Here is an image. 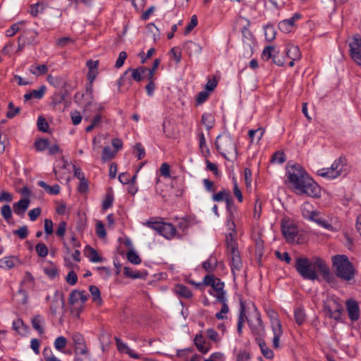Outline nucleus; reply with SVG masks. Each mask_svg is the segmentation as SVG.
Instances as JSON below:
<instances>
[{"label":"nucleus","mask_w":361,"mask_h":361,"mask_svg":"<svg viewBox=\"0 0 361 361\" xmlns=\"http://www.w3.org/2000/svg\"><path fill=\"white\" fill-rule=\"evenodd\" d=\"M288 182L300 195L319 197L320 188L299 164L290 166L286 172Z\"/></svg>","instance_id":"nucleus-1"},{"label":"nucleus","mask_w":361,"mask_h":361,"mask_svg":"<svg viewBox=\"0 0 361 361\" xmlns=\"http://www.w3.org/2000/svg\"><path fill=\"white\" fill-rule=\"evenodd\" d=\"M295 268L298 273L305 280H318L317 271L322 274L326 281L332 277L330 269L324 260L318 257H298L295 260Z\"/></svg>","instance_id":"nucleus-2"},{"label":"nucleus","mask_w":361,"mask_h":361,"mask_svg":"<svg viewBox=\"0 0 361 361\" xmlns=\"http://www.w3.org/2000/svg\"><path fill=\"white\" fill-rule=\"evenodd\" d=\"M332 266L336 275L344 281H350L354 278L355 269L353 264L345 255H337L332 257Z\"/></svg>","instance_id":"nucleus-3"},{"label":"nucleus","mask_w":361,"mask_h":361,"mask_svg":"<svg viewBox=\"0 0 361 361\" xmlns=\"http://www.w3.org/2000/svg\"><path fill=\"white\" fill-rule=\"evenodd\" d=\"M215 146L220 154L226 159H229L228 156L236 158V145L229 133L223 132L219 135L215 140Z\"/></svg>","instance_id":"nucleus-4"},{"label":"nucleus","mask_w":361,"mask_h":361,"mask_svg":"<svg viewBox=\"0 0 361 361\" xmlns=\"http://www.w3.org/2000/svg\"><path fill=\"white\" fill-rule=\"evenodd\" d=\"M348 172L346 159L341 157L333 162L331 167L318 170L317 175L325 178L334 179L341 176H346Z\"/></svg>","instance_id":"nucleus-5"},{"label":"nucleus","mask_w":361,"mask_h":361,"mask_svg":"<svg viewBox=\"0 0 361 361\" xmlns=\"http://www.w3.org/2000/svg\"><path fill=\"white\" fill-rule=\"evenodd\" d=\"M202 283L204 286H211L212 290L209 293L216 298V302H224L226 298V293L224 290V283L213 274H207L203 278Z\"/></svg>","instance_id":"nucleus-6"},{"label":"nucleus","mask_w":361,"mask_h":361,"mask_svg":"<svg viewBox=\"0 0 361 361\" xmlns=\"http://www.w3.org/2000/svg\"><path fill=\"white\" fill-rule=\"evenodd\" d=\"M144 225L152 228V230L156 231L157 233L164 236L168 240L173 238L176 235V227L170 223H165L149 219L144 223Z\"/></svg>","instance_id":"nucleus-7"},{"label":"nucleus","mask_w":361,"mask_h":361,"mask_svg":"<svg viewBox=\"0 0 361 361\" xmlns=\"http://www.w3.org/2000/svg\"><path fill=\"white\" fill-rule=\"evenodd\" d=\"M87 298L88 295L85 290H72L69 295V303L72 306L71 312L79 316Z\"/></svg>","instance_id":"nucleus-8"},{"label":"nucleus","mask_w":361,"mask_h":361,"mask_svg":"<svg viewBox=\"0 0 361 361\" xmlns=\"http://www.w3.org/2000/svg\"><path fill=\"white\" fill-rule=\"evenodd\" d=\"M268 314L270 318L271 328L274 334L273 347L277 349L280 348V338L283 334L282 324L275 311L271 310Z\"/></svg>","instance_id":"nucleus-9"},{"label":"nucleus","mask_w":361,"mask_h":361,"mask_svg":"<svg viewBox=\"0 0 361 361\" xmlns=\"http://www.w3.org/2000/svg\"><path fill=\"white\" fill-rule=\"evenodd\" d=\"M227 250L231 257V271L233 274L235 275V271L241 269L243 263L236 243L231 238L230 240L227 239Z\"/></svg>","instance_id":"nucleus-10"},{"label":"nucleus","mask_w":361,"mask_h":361,"mask_svg":"<svg viewBox=\"0 0 361 361\" xmlns=\"http://www.w3.org/2000/svg\"><path fill=\"white\" fill-rule=\"evenodd\" d=\"M281 233L288 243H293L298 234V226L288 219H282L281 224Z\"/></svg>","instance_id":"nucleus-11"},{"label":"nucleus","mask_w":361,"mask_h":361,"mask_svg":"<svg viewBox=\"0 0 361 361\" xmlns=\"http://www.w3.org/2000/svg\"><path fill=\"white\" fill-rule=\"evenodd\" d=\"M249 327L254 336L257 338H262L265 334V327L261 317V314L258 311L247 319Z\"/></svg>","instance_id":"nucleus-12"},{"label":"nucleus","mask_w":361,"mask_h":361,"mask_svg":"<svg viewBox=\"0 0 361 361\" xmlns=\"http://www.w3.org/2000/svg\"><path fill=\"white\" fill-rule=\"evenodd\" d=\"M349 52L351 59L358 66H361V37L354 35L349 42Z\"/></svg>","instance_id":"nucleus-13"},{"label":"nucleus","mask_w":361,"mask_h":361,"mask_svg":"<svg viewBox=\"0 0 361 361\" xmlns=\"http://www.w3.org/2000/svg\"><path fill=\"white\" fill-rule=\"evenodd\" d=\"M243 42L245 58H250L253 54V47L255 45V38L252 32L246 27L242 28Z\"/></svg>","instance_id":"nucleus-14"},{"label":"nucleus","mask_w":361,"mask_h":361,"mask_svg":"<svg viewBox=\"0 0 361 361\" xmlns=\"http://www.w3.org/2000/svg\"><path fill=\"white\" fill-rule=\"evenodd\" d=\"M147 70H148V68L144 66H140L137 68H128L123 73V76L118 80V87H120L125 84V78L128 71H131V77L135 81L140 82L143 78L142 75L147 73Z\"/></svg>","instance_id":"nucleus-15"},{"label":"nucleus","mask_w":361,"mask_h":361,"mask_svg":"<svg viewBox=\"0 0 361 361\" xmlns=\"http://www.w3.org/2000/svg\"><path fill=\"white\" fill-rule=\"evenodd\" d=\"M300 18V13H294L291 18L280 21L278 25L279 29L284 33H290L295 27V22Z\"/></svg>","instance_id":"nucleus-16"},{"label":"nucleus","mask_w":361,"mask_h":361,"mask_svg":"<svg viewBox=\"0 0 361 361\" xmlns=\"http://www.w3.org/2000/svg\"><path fill=\"white\" fill-rule=\"evenodd\" d=\"M38 32L32 29H27L18 37L19 46H25L35 42Z\"/></svg>","instance_id":"nucleus-17"},{"label":"nucleus","mask_w":361,"mask_h":361,"mask_svg":"<svg viewBox=\"0 0 361 361\" xmlns=\"http://www.w3.org/2000/svg\"><path fill=\"white\" fill-rule=\"evenodd\" d=\"M324 309L330 318L337 321L341 319L342 305L339 302L333 300L331 304L326 305Z\"/></svg>","instance_id":"nucleus-18"},{"label":"nucleus","mask_w":361,"mask_h":361,"mask_svg":"<svg viewBox=\"0 0 361 361\" xmlns=\"http://www.w3.org/2000/svg\"><path fill=\"white\" fill-rule=\"evenodd\" d=\"M346 309L348 317L353 322H355L360 318V308L358 303L353 299H349L346 301Z\"/></svg>","instance_id":"nucleus-19"},{"label":"nucleus","mask_w":361,"mask_h":361,"mask_svg":"<svg viewBox=\"0 0 361 361\" xmlns=\"http://www.w3.org/2000/svg\"><path fill=\"white\" fill-rule=\"evenodd\" d=\"M30 200L29 198H23L13 204V212L20 217H23L29 207Z\"/></svg>","instance_id":"nucleus-20"},{"label":"nucleus","mask_w":361,"mask_h":361,"mask_svg":"<svg viewBox=\"0 0 361 361\" xmlns=\"http://www.w3.org/2000/svg\"><path fill=\"white\" fill-rule=\"evenodd\" d=\"M183 49L190 56L193 55H198L202 52V50L201 45L192 41L185 42L183 45Z\"/></svg>","instance_id":"nucleus-21"},{"label":"nucleus","mask_w":361,"mask_h":361,"mask_svg":"<svg viewBox=\"0 0 361 361\" xmlns=\"http://www.w3.org/2000/svg\"><path fill=\"white\" fill-rule=\"evenodd\" d=\"M115 341H116L117 349L120 353H125L129 355L130 357L135 358V359L139 358L138 355L137 353H135L133 350H131L128 346L127 344L124 343L121 341V338H119L118 337H115Z\"/></svg>","instance_id":"nucleus-22"},{"label":"nucleus","mask_w":361,"mask_h":361,"mask_svg":"<svg viewBox=\"0 0 361 361\" xmlns=\"http://www.w3.org/2000/svg\"><path fill=\"white\" fill-rule=\"evenodd\" d=\"M194 344L198 351L202 354H206L210 349L209 345H205V339L202 333L195 336L194 338Z\"/></svg>","instance_id":"nucleus-23"},{"label":"nucleus","mask_w":361,"mask_h":361,"mask_svg":"<svg viewBox=\"0 0 361 361\" xmlns=\"http://www.w3.org/2000/svg\"><path fill=\"white\" fill-rule=\"evenodd\" d=\"M256 341L260 348L261 353L267 359H273L274 357V353L273 350L269 348L265 343L264 340L262 338H256Z\"/></svg>","instance_id":"nucleus-24"},{"label":"nucleus","mask_w":361,"mask_h":361,"mask_svg":"<svg viewBox=\"0 0 361 361\" xmlns=\"http://www.w3.org/2000/svg\"><path fill=\"white\" fill-rule=\"evenodd\" d=\"M32 328L38 331L39 334H44V326L45 324V320L43 316L40 314L35 315L31 319Z\"/></svg>","instance_id":"nucleus-25"},{"label":"nucleus","mask_w":361,"mask_h":361,"mask_svg":"<svg viewBox=\"0 0 361 361\" xmlns=\"http://www.w3.org/2000/svg\"><path fill=\"white\" fill-rule=\"evenodd\" d=\"M174 291L177 295L184 298H191L192 293L188 287L182 284H178L174 288Z\"/></svg>","instance_id":"nucleus-26"},{"label":"nucleus","mask_w":361,"mask_h":361,"mask_svg":"<svg viewBox=\"0 0 361 361\" xmlns=\"http://www.w3.org/2000/svg\"><path fill=\"white\" fill-rule=\"evenodd\" d=\"M286 55L293 60H299L301 58V52L298 46L290 44L286 48Z\"/></svg>","instance_id":"nucleus-27"},{"label":"nucleus","mask_w":361,"mask_h":361,"mask_svg":"<svg viewBox=\"0 0 361 361\" xmlns=\"http://www.w3.org/2000/svg\"><path fill=\"white\" fill-rule=\"evenodd\" d=\"M18 258L14 256L5 257L0 259V267L4 269H11L16 266Z\"/></svg>","instance_id":"nucleus-28"},{"label":"nucleus","mask_w":361,"mask_h":361,"mask_svg":"<svg viewBox=\"0 0 361 361\" xmlns=\"http://www.w3.org/2000/svg\"><path fill=\"white\" fill-rule=\"evenodd\" d=\"M38 185L44 188V190L49 195H58L61 191V187L58 184L50 186L47 185L44 181L40 180L38 182Z\"/></svg>","instance_id":"nucleus-29"},{"label":"nucleus","mask_w":361,"mask_h":361,"mask_svg":"<svg viewBox=\"0 0 361 361\" xmlns=\"http://www.w3.org/2000/svg\"><path fill=\"white\" fill-rule=\"evenodd\" d=\"M217 267V260L216 258L210 257L202 263L203 269L209 274L213 273Z\"/></svg>","instance_id":"nucleus-30"},{"label":"nucleus","mask_w":361,"mask_h":361,"mask_svg":"<svg viewBox=\"0 0 361 361\" xmlns=\"http://www.w3.org/2000/svg\"><path fill=\"white\" fill-rule=\"evenodd\" d=\"M89 290L92 297V300L99 305H102L103 300L101 298V292L99 288L94 285L89 286Z\"/></svg>","instance_id":"nucleus-31"},{"label":"nucleus","mask_w":361,"mask_h":361,"mask_svg":"<svg viewBox=\"0 0 361 361\" xmlns=\"http://www.w3.org/2000/svg\"><path fill=\"white\" fill-rule=\"evenodd\" d=\"M201 121L203 125L205 126L207 130H210L213 128L214 123H215V118L214 116L209 113H204L202 115Z\"/></svg>","instance_id":"nucleus-32"},{"label":"nucleus","mask_w":361,"mask_h":361,"mask_svg":"<svg viewBox=\"0 0 361 361\" xmlns=\"http://www.w3.org/2000/svg\"><path fill=\"white\" fill-rule=\"evenodd\" d=\"M30 72L36 75L39 76L46 74L48 72V67L45 64L32 65L29 68Z\"/></svg>","instance_id":"nucleus-33"},{"label":"nucleus","mask_w":361,"mask_h":361,"mask_svg":"<svg viewBox=\"0 0 361 361\" xmlns=\"http://www.w3.org/2000/svg\"><path fill=\"white\" fill-rule=\"evenodd\" d=\"M35 286V278L32 275L27 271L25 274L23 281H21V286L25 287L26 289H33Z\"/></svg>","instance_id":"nucleus-34"},{"label":"nucleus","mask_w":361,"mask_h":361,"mask_svg":"<svg viewBox=\"0 0 361 361\" xmlns=\"http://www.w3.org/2000/svg\"><path fill=\"white\" fill-rule=\"evenodd\" d=\"M86 250H88L89 252L87 254V257L89 258L90 261L92 262H94V263H98V262H102L103 261V258L102 257H101L97 251L90 247V246H86Z\"/></svg>","instance_id":"nucleus-35"},{"label":"nucleus","mask_w":361,"mask_h":361,"mask_svg":"<svg viewBox=\"0 0 361 361\" xmlns=\"http://www.w3.org/2000/svg\"><path fill=\"white\" fill-rule=\"evenodd\" d=\"M311 216H312L310 217L308 220L314 221L318 225L324 228H327L329 226L327 221L321 216L320 214L318 212L314 210L312 213V215Z\"/></svg>","instance_id":"nucleus-36"},{"label":"nucleus","mask_w":361,"mask_h":361,"mask_svg":"<svg viewBox=\"0 0 361 361\" xmlns=\"http://www.w3.org/2000/svg\"><path fill=\"white\" fill-rule=\"evenodd\" d=\"M294 319L298 325H302L306 320L305 310L302 307H298L294 311Z\"/></svg>","instance_id":"nucleus-37"},{"label":"nucleus","mask_w":361,"mask_h":361,"mask_svg":"<svg viewBox=\"0 0 361 361\" xmlns=\"http://www.w3.org/2000/svg\"><path fill=\"white\" fill-rule=\"evenodd\" d=\"M99 340L101 344L102 351L105 350V347L111 343V336L109 334L102 331L99 334Z\"/></svg>","instance_id":"nucleus-38"},{"label":"nucleus","mask_w":361,"mask_h":361,"mask_svg":"<svg viewBox=\"0 0 361 361\" xmlns=\"http://www.w3.org/2000/svg\"><path fill=\"white\" fill-rule=\"evenodd\" d=\"M301 213L304 218L309 219L312 215L313 212V206L308 202H305L301 206Z\"/></svg>","instance_id":"nucleus-39"},{"label":"nucleus","mask_w":361,"mask_h":361,"mask_svg":"<svg viewBox=\"0 0 361 361\" xmlns=\"http://www.w3.org/2000/svg\"><path fill=\"white\" fill-rule=\"evenodd\" d=\"M116 150L112 149L109 146H106L103 149L102 159L103 161L111 160L116 156Z\"/></svg>","instance_id":"nucleus-40"},{"label":"nucleus","mask_w":361,"mask_h":361,"mask_svg":"<svg viewBox=\"0 0 361 361\" xmlns=\"http://www.w3.org/2000/svg\"><path fill=\"white\" fill-rule=\"evenodd\" d=\"M245 312L244 309V306L242 305L240 310L239 314L238 316V323H237V331L239 335L242 334V329L243 326V324L245 322Z\"/></svg>","instance_id":"nucleus-41"},{"label":"nucleus","mask_w":361,"mask_h":361,"mask_svg":"<svg viewBox=\"0 0 361 361\" xmlns=\"http://www.w3.org/2000/svg\"><path fill=\"white\" fill-rule=\"evenodd\" d=\"M231 196V192L228 190L223 189L222 190L215 193L212 196V200L214 202L226 201L227 197Z\"/></svg>","instance_id":"nucleus-42"},{"label":"nucleus","mask_w":361,"mask_h":361,"mask_svg":"<svg viewBox=\"0 0 361 361\" xmlns=\"http://www.w3.org/2000/svg\"><path fill=\"white\" fill-rule=\"evenodd\" d=\"M276 32L271 25H267L264 27V35L266 39L269 42L274 40L276 37Z\"/></svg>","instance_id":"nucleus-43"},{"label":"nucleus","mask_w":361,"mask_h":361,"mask_svg":"<svg viewBox=\"0 0 361 361\" xmlns=\"http://www.w3.org/2000/svg\"><path fill=\"white\" fill-rule=\"evenodd\" d=\"M286 161V155L283 151H277L274 152L271 157V162L278 163L280 164Z\"/></svg>","instance_id":"nucleus-44"},{"label":"nucleus","mask_w":361,"mask_h":361,"mask_svg":"<svg viewBox=\"0 0 361 361\" xmlns=\"http://www.w3.org/2000/svg\"><path fill=\"white\" fill-rule=\"evenodd\" d=\"M226 301L227 300L226 298L224 299V302H219V303L222 304V307L221 311L219 312L216 313L215 317L217 319H224L225 318H226V317L224 315L227 314L229 310Z\"/></svg>","instance_id":"nucleus-45"},{"label":"nucleus","mask_w":361,"mask_h":361,"mask_svg":"<svg viewBox=\"0 0 361 361\" xmlns=\"http://www.w3.org/2000/svg\"><path fill=\"white\" fill-rule=\"evenodd\" d=\"M274 51V47L273 46H267L263 49L262 54V59L264 61H268L269 59H273V51Z\"/></svg>","instance_id":"nucleus-46"},{"label":"nucleus","mask_w":361,"mask_h":361,"mask_svg":"<svg viewBox=\"0 0 361 361\" xmlns=\"http://www.w3.org/2000/svg\"><path fill=\"white\" fill-rule=\"evenodd\" d=\"M123 274L126 277L132 279H141L142 277L140 271H135L133 269L128 267H124Z\"/></svg>","instance_id":"nucleus-47"},{"label":"nucleus","mask_w":361,"mask_h":361,"mask_svg":"<svg viewBox=\"0 0 361 361\" xmlns=\"http://www.w3.org/2000/svg\"><path fill=\"white\" fill-rule=\"evenodd\" d=\"M34 146L37 151H44L49 147V141L47 139H39L35 142Z\"/></svg>","instance_id":"nucleus-48"},{"label":"nucleus","mask_w":361,"mask_h":361,"mask_svg":"<svg viewBox=\"0 0 361 361\" xmlns=\"http://www.w3.org/2000/svg\"><path fill=\"white\" fill-rule=\"evenodd\" d=\"M35 250L38 256L45 257L48 255V248L44 243H40L36 245Z\"/></svg>","instance_id":"nucleus-49"},{"label":"nucleus","mask_w":361,"mask_h":361,"mask_svg":"<svg viewBox=\"0 0 361 361\" xmlns=\"http://www.w3.org/2000/svg\"><path fill=\"white\" fill-rule=\"evenodd\" d=\"M198 23L197 17L195 15L192 16L190 18V21L188 23V25L186 26L184 35H188L197 25Z\"/></svg>","instance_id":"nucleus-50"},{"label":"nucleus","mask_w":361,"mask_h":361,"mask_svg":"<svg viewBox=\"0 0 361 361\" xmlns=\"http://www.w3.org/2000/svg\"><path fill=\"white\" fill-rule=\"evenodd\" d=\"M67 344V339L64 336H59L54 341V348L61 351L63 348L66 347Z\"/></svg>","instance_id":"nucleus-51"},{"label":"nucleus","mask_w":361,"mask_h":361,"mask_svg":"<svg viewBox=\"0 0 361 361\" xmlns=\"http://www.w3.org/2000/svg\"><path fill=\"white\" fill-rule=\"evenodd\" d=\"M1 214L7 222H9L12 217L11 207L8 204H4L1 209Z\"/></svg>","instance_id":"nucleus-52"},{"label":"nucleus","mask_w":361,"mask_h":361,"mask_svg":"<svg viewBox=\"0 0 361 361\" xmlns=\"http://www.w3.org/2000/svg\"><path fill=\"white\" fill-rule=\"evenodd\" d=\"M128 260L134 264H139L141 262V259L138 255L133 250H130L127 253Z\"/></svg>","instance_id":"nucleus-53"},{"label":"nucleus","mask_w":361,"mask_h":361,"mask_svg":"<svg viewBox=\"0 0 361 361\" xmlns=\"http://www.w3.org/2000/svg\"><path fill=\"white\" fill-rule=\"evenodd\" d=\"M23 25V22H18L13 24L6 32L8 37L13 36L16 32L20 30V25Z\"/></svg>","instance_id":"nucleus-54"},{"label":"nucleus","mask_w":361,"mask_h":361,"mask_svg":"<svg viewBox=\"0 0 361 361\" xmlns=\"http://www.w3.org/2000/svg\"><path fill=\"white\" fill-rule=\"evenodd\" d=\"M37 125L39 130L44 133L48 131L49 124L46 119L42 116L38 117Z\"/></svg>","instance_id":"nucleus-55"},{"label":"nucleus","mask_w":361,"mask_h":361,"mask_svg":"<svg viewBox=\"0 0 361 361\" xmlns=\"http://www.w3.org/2000/svg\"><path fill=\"white\" fill-rule=\"evenodd\" d=\"M44 272L51 279H55L59 275L58 269L55 266L44 268Z\"/></svg>","instance_id":"nucleus-56"},{"label":"nucleus","mask_w":361,"mask_h":361,"mask_svg":"<svg viewBox=\"0 0 361 361\" xmlns=\"http://www.w3.org/2000/svg\"><path fill=\"white\" fill-rule=\"evenodd\" d=\"M14 235H18L20 239L23 240L27 238L28 235V228L27 226H22L17 230L13 231Z\"/></svg>","instance_id":"nucleus-57"},{"label":"nucleus","mask_w":361,"mask_h":361,"mask_svg":"<svg viewBox=\"0 0 361 361\" xmlns=\"http://www.w3.org/2000/svg\"><path fill=\"white\" fill-rule=\"evenodd\" d=\"M134 151L136 152V157H137V159H142L145 157V150L144 147L140 142H137L134 146Z\"/></svg>","instance_id":"nucleus-58"},{"label":"nucleus","mask_w":361,"mask_h":361,"mask_svg":"<svg viewBox=\"0 0 361 361\" xmlns=\"http://www.w3.org/2000/svg\"><path fill=\"white\" fill-rule=\"evenodd\" d=\"M197 139L199 140V147L200 150L203 152L206 150L207 152H209V149L206 145L205 137L203 132L200 131L197 134Z\"/></svg>","instance_id":"nucleus-59"},{"label":"nucleus","mask_w":361,"mask_h":361,"mask_svg":"<svg viewBox=\"0 0 361 361\" xmlns=\"http://www.w3.org/2000/svg\"><path fill=\"white\" fill-rule=\"evenodd\" d=\"M262 214V202L259 199H257L254 206L253 217L255 219H259Z\"/></svg>","instance_id":"nucleus-60"},{"label":"nucleus","mask_w":361,"mask_h":361,"mask_svg":"<svg viewBox=\"0 0 361 361\" xmlns=\"http://www.w3.org/2000/svg\"><path fill=\"white\" fill-rule=\"evenodd\" d=\"M159 171H160L161 176H164L166 178H170L171 167L168 163H166V162L163 163L161 165Z\"/></svg>","instance_id":"nucleus-61"},{"label":"nucleus","mask_w":361,"mask_h":361,"mask_svg":"<svg viewBox=\"0 0 361 361\" xmlns=\"http://www.w3.org/2000/svg\"><path fill=\"white\" fill-rule=\"evenodd\" d=\"M207 336L212 341L217 343L220 341V338L219 336V334L214 329H208L206 331Z\"/></svg>","instance_id":"nucleus-62"},{"label":"nucleus","mask_w":361,"mask_h":361,"mask_svg":"<svg viewBox=\"0 0 361 361\" xmlns=\"http://www.w3.org/2000/svg\"><path fill=\"white\" fill-rule=\"evenodd\" d=\"M170 53L172 54L173 60L176 61V63H178L180 62L182 59V54L181 51L178 47H173L170 50Z\"/></svg>","instance_id":"nucleus-63"},{"label":"nucleus","mask_w":361,"mask_h":361,"mask_svg":"<svg viewBox=\"0 0 361 361\" xmlns=\"http://www.w3.org/2000/svg\"><path fill=\"white\" fill-rule=\"evenodd\" d=\"M96 233L100 238H103L106 236V233L104 228L103 223L100 221H97L96 224Z\"/></svg>","instance_id":"nucleus-64"}]
</instances>
